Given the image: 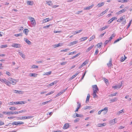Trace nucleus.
Segmentation results:
<instances>
[{"label":"nucleus","instance_id":"f257e3e1","mask_svg":"<svg viewBox=\"0 0 132 132\" xmlns=\"http://www.w3.org/2000/svg\"><path fill=\"white\" fill-rule=\"evenodd\" d=\"M29 19L31 22L33 26H35L36 25V22L34 19L31 17H29Z\"/></svg>","mask_w":132,"mask_h":132},{"label":"nucleus","instance_id":"f03ea898","mask_svg":"<svg viewBox=\"0 0 132 132\" xmlns=\"http://www.w3.org/2000/svg\"><path fill=\"white\" fill-rule=\"evenodd\" d=\"M108 111V108L107 107H105V108L101 110L98 111V114L100 115L101 114V112L104 111V113H106Z\"/></svg>","mask_w":132,"mask_h":132},{"label":"nucleus","instance_id":"7ed1b4c3","mask_svg":"<svg viewBox=\"0 0 132 132\" xmlns=\"http://www.w3.org/2000/svg\"><path fill=\"white\" fill-rule=\"evenodd\" d=\"M121 18L122 19L121 21H122L121 24L125 25L126 23L125 16V15H123V16L121 17Z\"/></svg>","mask_w":132,"mask_h":132},{"label":"nucleus","instance_id":"20e7f679","mask_svg":"<svg viewBox=\"0 0 132 132\" xmlns=\"http://www.w3.org/2000/svg\"><path fill=\"white\" fill-rule=\"evenodd\" d=\"M0 81L2 82H4L7 85L9 86V82L7 80L5 79H0Z\"/></svg>","mask_w":132,"mask_h":132},{"label":"nucleus","instance_id":"39448f33","mask_svg":"<svg viewBox=\"0 0 132 132\" xmlns=\"http://www.w3.org/2000/svg\"><path fill=\"white\" fill-rule=\"evenodd\" d=\"M122 86V83L121 82V84L119 85H117L115 86H113L112 87L114 89H119Z\"/></svg>","mask_w":132,"mask_h":132},{"label":"nucleus","instance_id":"423d86ee","mask_svg":"<svg viewBox=\"0 0 132 132\" xmlns=\"http://www.w3.org/2000/svg\"><path fill=\"white\" fill-rule=\"evenodd\" d=\"M16 80L11 79V80L9 82V84H12L13 85H15L16 82Z\"/></svg>","mask_w":132,"mask_h":132},{"label":"nucleus","instance_id":"0eeeda50","mask_svg":"<svg viewBox=\"0 0 132 132\" xmlns=\"http://www.w3.org/2000/svg\"><path fill=\"white\" fill-rule=\"evenodd\" d=\"M26 102L25 101L16 102V104H23L26 103Z\"/></svg>","mask_w":132,"mask_h":132},{"label":"nucleus","instance_id":"6e6552de","mask_svg":"<svg viewBox=\"0 0 132 132\" xmlns=\"http://www.w3.org/2000/svg\"><path fill=\"white\" fill-rule=\"evenodd\" d=\"M116 119L115 118L114 119H113L111 120L110 122V124L111 125H113L117 122H116Z\"/></svg>","mask_w":132,"mask_h":132},{"label":"nucleus","instance_id":"1a4fd4ad","mask_svg":"<svg viewBox=\"0 0 132 132\" xmlns=\"http://www.w3.org/2000/svg\"><path fill=\"white\" fill-rule=\"evenodd\" d=\"M12 46L15 48H19L20 47V45L18 44H14Z\"/></svg>","mask_w":132,"mask_h":132},{"label":"nucleus","instance_id":"9d476101","mask_svg":"<svg viewBox=\"0 0 132 132\" xmlns=\"http://www.w3.org/2000/svg\"><path fill=\"white\" fill-rule=\"evenodd\" d=\"M94 6V4H92L89 6H88L86 7H85L84 8V10H88L91 9V8H92Z\"/></svg>","mask_w":132,"mask_h":132},{"label":"nucleus","instance_id":"9b49d317","mask_svg":"<svg viewBox=\"0 0 132 132\" xmlns=\"http://www.w3.org/2000/svg\"><path fill=\"white\" fill-rule=\"evenodd\" d=\"M66 89H64L61 91L60 92H59L56 95V96H58L61 95L64 92H65Z\"/></svg>","mask_w":132,"mask_h":132},{"label":"nucleus","instance_id":"f8f14e48","mask_svg":"<svg viewBox=\"0 0 132 132\" xmlns=\"http://www.w3.org/2000/svg\"><path fill=\"white\" fill-rule=\"evenodd\" d=\"M93 92H97L98 90V88L96 85L93 86Z\"/></svg>","mask_w":132,"mask_h":132},{"label":"nucleus","instance_id":"ddd939ff","mask_svg":"<svg viewBox=\"0 0 132 132\" xmlns=\"http://www.w3.org/2000/svg\"><path fill=\"white\" fill-rule=\"evenodd\" d=\"M78 42L77 41H75L74 42H71L69 45H68L69 46H71L73 45L77 44Z\"/></svg>","mask_w":132,"mask_h":132},{"label":"nucleus","instance_id":"4468645a","mask_svg":"<svg viewBox=\"0 0 132 132\" xmlns=\"http://www.w3.org/2000/svg\"><path fill=\"white\" fill-rule=\"evenodd\" d=\"M3 113L5 114H14V113H13V112L12 111H10V112H3Z\"/></svg>","mask_w":132,"mask_h":132},{"label":"nucleus","instance_id":"2eb2a0df","mask_svg":"<svg viewBox=\"0 0 132 132\" xmlns=\"http://www.w3.org/2000/svg\"><path fill=\"white\" fill-rule=\"evenodd\" d=\"M88 63V62L87 61H85L79 67V69H80L83 66L85 65L86 64Z\"/></svg>","mask_w":132,"mask_h":132},{"label":"nucleus","instance_id":"dca6fc26","mask_svg":"<svg viewBox=\"0 0 132 132\" xmlns=\"http://www.w3.org/2000/svg\"><path fill=\"white\" fill-rule=\"evenodd\" d=\"M69 127V124L68 123H67L65 124L63 127V128L64 129H66L68 128Z\"/></svg>","mask_w":132,"mask_h":132},{"label":"nucleus","instance_id":"f3484780","mask_svg":"<svg viewBox=\"0 0 132 132\" xmlns=\"http://www.w3.org/2000/svg\"><path fill=\"white\" fill-rule=\"evenodd\" d=\"M80 72L78 71L75 75L72 76L71 78V80H72L74 78L78 75Z\"/></svg>","mask_w":132,"mask_h":132},{"label":"nucleus","instance_id":"a211bd4d","mask_svg":"<svg viewBox=\"0 0 132 132\" xmlns=\"http://www.w3.org/2000/svg\"><path fill=\"white\" fill-rule=\"evenodd\" d=\"M118 100V98L117 97H114L113 99H111L110 100V103L116 101Z\"/></svg>","mask_w":132,"mask_h":132},{"label":"nucleus","instance_id":"6ab92c4d","mask_svg":"<svg viewBox=\"0 0 132 132\" xmlns=\"http://www.w3.org/2000/svg\"><path fill=\"white\" fill-rule=\"evenodd\" d=\"M29 32V30L26 29H24L23 30V32L25 33V35H27L28 34V33Z\"/></svg>","mask_w":132,"mask_h":132},{"label":"nucleus","instance_id":"aec40b11","mask_svg":"<svg viewBox=\"0 0 132 132\" xmlns=\"http://www.w3.org/2000/svg\"><path fill=\"white\" fill-rule=\"evenodd\" d=\"M24 41L25 42L29 45H30L31 44V42L29 40L27 39L26 38H24Z\"/></svg>","mask_w":132,"mask_h":132},{"label":"nucleus","instance_id":"412c9836","mask_svg":"<svg viewBox=\"0 0 132 132\" xmlns=\"http://www.w3.org/2000/svg\"><path fill=\"white\" fill-rule=\"evenodd\" d=\"M112 65V59H111L109 61V63L107 64V65L109 67H110Z\"/></svg>","mask_w":132,"mask_h":132},{"label":"nucleus","instance_id":"4be33fe9","mask_svg":"<svg viewBox=\"0 0 132 132\" xmlns=\"http://www.w3.org/2000/svg\"><path fill=\"white\" fill-rule=\"evenodd\" d=\"M51 20L49 18H47L43 20V23H45Z\"/></svg>","mask_w":132,"mask_h":132},{"label":"nucleus","instance_id":"5701e85b","mask_svg":"<svg viewBox=\"0 0 132 132\" xmlns=\"http://www.w3.org/2000/svg\"><path fill=\"white\" fill-rule=\"evenodd\" d=\"M94 46V45H93L88 48L86 50V52H88L89 51H90L93 48Z\"/></svg>","mask_w":132,"mask_h":132},{"label":"nucleus","instance_id":"b1692460","mask_svg":"<svg viewBox=\"0 0 132 132\" xmlns=\"http://www.w3.org/2000/svg\"><path fill=\"white\" fill-rule=\"evenodd\" d=\"M37 74H36L35 73H30L29 74V76H30L31 77L32 76L34 77H36L37 76Z\"/></svg>","mask_w":132,"mask_h":132},{"label":"nucleus","instance_id":"393cba45","mask_svg":"<svg viewBox=\"0 0 132 132\" xmlns=\"http://www.w3.org/2000/svg\"><path fill=\"white\" fill-rule=\"evenodd\" d=\"M27 3L28 5H32L33 3V2L28 1H27Z\"/></svg>","mask_w":132,"mask_h":132},{"label":"nucleus","instance_id":"a878e982","mask_svg":"<svg viewBox=\"0 0 132 132\" xmlns=\"http://www.w3.org/2000/svg\"><path fill=\"white\" fill-rule=\"evenodd\" d=\"M19 54L24 59L25 58V55L23 53L19 52Z\"/></svg>","mask_w":132,"mask_h":132},{"label":"nucleus","instance_id":"bb28decb","mask_svg":"<svg viewBox=\"0 0 132 132\" xmlns=\"http://www.w3.org/2000/svg\"><path fill=\"white\" fill-rule=\"evenodd\" d=\"M106 125V124L103 123L102 124H98L97 125V126L98 127H102L105 126Z\"/></svg>","mask_w":132,"mask_h":132},{"label":"nucleus","instance_id":"cd10ccee","mask_svg":"<svg viewBox=\"0 0 132 132\" xmlns=\"http://www.w3.org/2000/svg\"><path fill=\"white\" fill-rule=\"evenodd\" d=\"M104 4V2H102L101 3H99L97 5V6L98 7H100L101 6H102Z\"/></svg>","mask_w":132,"mask_h":132},{"label":"nucleus","instance_id":"c85d7f7f","mask_svg":"<svg viewBox=\"0 0 132 132\" xmlns=\"http://www.w3.org/2000/svg\"><path fill=\"white\" fill-rule=\"evenodd\" d=\"M125 11V10L124 9L120 10L117 12V14H119L122 13L124 12Z\"/></svg>","mask_w":132,"mask_h":132},{"label":"nucleus","instance_id":"c756f323","mask_svg":"<svg viewBox=\"0 0 132 132\" xmlns=\"http://www.w3.org/2000/svg\"><path fill=\"white\" fill-rule=\"evenodd\" d=\"M13 92L14 93L16 94H20L22 92L20 90H13Z\"/></svg>","mask_w":132,"mask_h":132},{"label":"nucleus","instance_id":"7c9ffc66","mask_svg":"<svg viewBox=\"0 0 132 132\" xmlns=\"http://www.w3.org/2000/svg\"><path fill=\"white\" fill-rule=\"evenodd\" d=\"M51 72L50 71L44 73L43 75H50L51 74Z\"/></svg>","mask_w":132,"mask_h":132},{"label":"nucleus","instance_id":"2f4dec72","mask_svg":"<svg viewBox=\"0 0 132 132\" xmlns=\"http://www.w3.org/2000/svg\"><path fill=\"white\" fill-rule=\"evenodd\" d=\"M9 109L10 110L14 111L16 110V108L14 107H12L10 108Z\"/></svg>","mask_w":132,"mask_h":132},{"label":"nucleus","instance_id":"473e14b6","mask_svg":"<svg viewBox=\"0 0 132 132\" xmlns=\"http://www.w3.org/2000/svg\"><path fill=\"white\" fill-rule=\"evenodd\" d=\"M87 37H84L81 38L80 39V40H81V41L82 42L85 40H86L88 38Z\"/></svg>","mask_w":132,"mask_h":132},{"label":"nucleus","instance_id":"72a5a7b5","mask_svg":"<svg viewBox=\"0 0 132 132\" xmlns=\"http://www.w3.org/2000/svg\"><path fill=\"white\" fill-rule=\"evenodd\" d=\"M124 113V112L123 111V109H122V110H121L120 111H119L117 113V115H119L120 114H121V113Z\"/></svg>","mask_w":132,"mask_h":132},{"label":"nucleus","instance_id":"f704fd0d","mask_svg":"<svg viewBox=\"0 0 132 132\" xmlns=\"http://www.w3.org/2000/svg\"><path fill=\"white\" fill-rule=\"evenodd\" d=\"M47 4L50 6H51L52 5V2L51 1H47Z\"/></svg>","mask_w":132,"mask_h":132},{"label":"nucleus","instance_id":"c9c22d12","mask_svg":"<svg viewBox=\"0 0 132 132\" xmlns=\"http://www.w3.org/2000/svg\"><path fill=\"white\" fill-rule=\"evenodd\" d=\"M96 92H95V91L93 92V96L94 98H95L97 97V95L96 94Z\"/></svg>","mask_w":132,"mask_h":132},{"label":"nucleus","instance_id":"e433bc0d","mask_svg":"<svg viewBox=\"0 0 132 132\" xmlns=\"http://www.w3.org/2000/svg\"><path fill=\"white\" fill-rule=\"evenodd\" d=\"M80 54V53H78L77 54H76V55L74 56H73L71 58V59H73L74 58H75L76 57L78 56Z\"/></svg>","mask_w":132,"mask_h":132},{"label":"nucleus","instance_id":"4c0bfd02","mask_svg":"<svg viewBox=\"0 0 132 132\" xmlns=\"http://www.w3.org/2000/svg\"><path fill=\"white\" fill-rule=\"evenodd\" d=\"M91 107L90 106H87L86 107H84L83 108V109L85 110H86L88 109H90Z\"/></svg>","mask_w":132,"mask_h":132},{"label":"nucleus","instance_id":"58836bf2","mask_svg":"<svg viewBox=\"0 0 132 132\" xmlns=\"http://www.w3.org/2000/svg\"><path fill=\"white\" fill-rule=\"evenodd\" d=\"M31 68H35V69H38V66L37 65H32L31 66Z\"/></svg>","mask_w":132,"mask_h":132},{"label":"nucleus","instance_id":"ea45409f","mask_svg":"<svg viewBox=\"0 0 132 132\" xmlns=\"http://www.w3.org/2000/svg\"><path fill=\"white\" fill-rule=\"evenodd\" d=\"M95 38V35H93L91 37L89 38V41H92L93 39H94Z\"/></svg>","mask_w":132,"mask_h":132},{"label":"nucleus","instance_id":"a19ab883","mask_svg":"<svg viewBox=\"0 0 132 132\" xmlns=\"http://www.w3.org/2000/svg\"><path fill=\"white\" fill-rule=\"evenodd\" d=\"M117 94V92H116L114 93H113L111 95H109V96L110 97H112L113 96H116V94Z\"/></svg>","mask_w":132,"mask_h":132},{"label":"nucleus","instance_id":"79ce46f5","mask_svg":"<svg viewBox=\"0 0 132 132\" xmlns=\"http://www.w3.org/2000/svg\"><path fill=\"white\" fill-rule=\"evenodd\" d=\"M50 102V101H48L46 102H43V103H42L41 104H41V105H45V104H46Z\"/></svg>","mask_w":132,"mask_h":132},{"label":"nucleus","instance_id":"37998d69","mask_svg":"<svg viewBox=\"0 0 132 132\" xmlns=\"http://www.w3.org/2000/svg\"><path fill=\"white\" fill-rule=\"evenodd\" d=\"M9 104L10 105H13L16 104V102H10L9 103Z\"/></svg>","mask_w":132,"mask_h":132},{"label":"nucleus","instance_id":"c03bdc74","mask_svg":"<svg viewBox=\"0 0 132 132\" xmlns=\"http://www.w3.org/2000/svg\"><path fill=\"white\" fill-rule=\"evenodd\" d=\"M108 27V26H105V27H103L101 29V31H102L103 30L107 28Z\"/></svg>","mask_w":132,"mask_h":132},{"label":"nucleus","instance_id":"a18cd8bd","mask_svg":"<svg viewBox=\"0 0 132 132\" xmlns=\"http://www.w3.org/2000/svg\"><path fill=\"white\" fill-rule=\"evenodd\" d=\"M57 82L56 81H54V82H52L49 85L50 86H51L53 85L54 84H55Z\"/></svg>","mask_w":132,"mask_h":132},{"label":"nucleus","instance_id":"49530a36","mask_svg":"<svg viewBox=\"0 0 132 132\" xmlns=\"http://www.w3.org/2000/svg\"><path fill=\"white\" fill-rule=\"evenodd\" d=\"M26 116H25V117H20L19 118V119H20V120L25 119H26Z\"/></svg>","mask_w":132,"mask_h":132},{"label":"nucleus","instance_id":"de8ad7c7","mask_svg":"<svg viewBox=\"0 0 132 132\" xmlns=\"http://www.w3.org/2000/svg\"><path fill=\"white\" fill-rule=\"evenodd\" d=\"M7 47V45H2L1 46V48H5Z\"/></svg>","mask_w":132,"mask_h":132},{"label":"nucleus","instance_id":"09e8293b","mask_svg":"<svg viewBox=\"0 0 132 132\" xmlns=\"http://www.w3.org/2000/svg\"><path fill=\"white\" fill-rule=\"evenodd\" d=\"M89 94H88L86 98V102H87V101H89Z\"/></svg>","mask_w":132,"mask_h":132},{"label":"nucleus","instance_id":"8fccbe9b","mask_svg":"<svg viewBox=\"0 0 132 132\" xmlns=\"http://www.w3.org/2000/svg\"><path fill=\"white\" fill-rule=\"evenodd\" d=\"M22 34L20 33L18 34H15L14 35V36L17 37H18L20 36H22Z\"/></svg>","mask_w":132,"mask_h":132},{"label":"nucleus","instance_id":"3c124183","mask_svg":"<svg viewBox=\"0 0 132 132\" xmlns=\"http://www.w3.org/2000/svg\"><path fill=\"white\" fill-rule=\"evenodd\" d=\"M12 125H18V122L14 121L12 123Z\"/></svg>","mask_w":132,"mask_h":132},{"label":"nucleus","instance_id":"603ef678","mask_svg":"<svg viewBox=\"0 0 132 132\" xmlns=\"http://www.w3.org/2000/svg\"><path fill=\"white\" fill-rule=\"evenodd\" d=\"M125 60V59L124 58L123 56L121 57L120 59V61L121 62H123Z\"/></svg>","mask_w":132,"mask_h":132},{"label":"nucleus","instance_id":"864d4df0","mask_svg":"<svg viewBox=\"0 0 132 132\" xmlns=\"http://www.w3.org/2000/svg\"><path fill=\"white\" fill-rule=\"evenodd\" d=\"M26 119H30L33 117V116H26Z\"/></svg>","mask_w":132,"mask_h":132},{"label":"nucleus","instance_id":"5fc2aeb1","mask_svg":"<svg viewBox=\"0 0 132 132\" xmlns=\"http://www.w3.org/2000/svg\"><path fill=\"white\" fill-rule=\"evenodd\" d=\"M78 104L77 105V108H78L79 109L81 106V103H79V102H77Z\"/></svg>","mask_w":132,"mask_h":132},{"label":"nucleus","instance_id":"6e6d98bb","mask_svg":"<svg viewBox=\"0 0 132 132\" xmlns=\"http://www.w3.org/2000/svg\"><path fill=\"white\" fill-rule=\"evenodd\" d=\"M69 49H66L64 50H62L61 51V52H66L68 50H69Z\"/></svg>","mask_w":132,"mask_h":132},{"label":"nucleus","instance_id":"4d7b16f0","mask_svg":"<svg viewBox=\"0 0 132 132\" xmlns=\"http://www.w3.org/2000/svg\"><path fill=\"white\" fill-rule=\"evenodd\" d=\"M102 43H98V44L97 45V47H101V45H102Z\"/></svg>","mask_w":132,"mask_h":132},{"label":"nucleus","instance_id":"13d9d810","mask_svg":"<svg viewBox=\"0 0 132 132\" xmlns=\"http://www.w3.org/2000/svg\"><path fill=\"white\" fill-rule=\"evenodd\" d=\"M104 80L106 83V84H107V83H108V80L105 78H104Z\"/></svg>","mask_w":132,"mask_h":132},{"label":"nucleus","instance_id":"bf43d9fd","mask_svg":"<svg viewBox=\"0 0 132 132\" xmlns=\"http://www.w3.org/2000/svg\"><path fill=\"white\" fill-rule=\"evenodd\" d=\"M76 53V51H74L72 52H70L68 53V55H71L72 54H73L75 53Z\"/></svg>","mask_w":132,"mask_h":132},{"label":"nucleus","instance_id":"052dcab7","mask_svg":"<svg viewBox=\"0 0 132 132\" xmlns=\"http://www.w3.org/2000/svg\"><path fill=\"white\" fill-rule=\"evenodd\" d=\"M26 110H21L20 111H19V113H22V112H26Z\"/></svg>","mask_w":132,"mask_h":132},{"label":"nucleus","instance_id":"680f3d73","mask_svg":"<svg viewBox=\"0 0 132 132\" xmlns=\"http://www.w3.org/2000/svg\"><path fill=\"white\" fill-rule=\"evenodd\" d=\"M76 116L77 117H81V115L78 113H76Z\"/></svg>","mask_w":132,"mask_h":132},{"label":"nucleus","instance_id":"e2e57ef3","mask_svg":"<svg viewBox=\"0 0 132 132\" xmlns=\"http://www.w3.org/2000/svg\"><path fill=\"white\" fill-rule=\"evenodd\" d=\"M131 22V20L128 23V25L127 28V29H128L129 27L130 26V25Z\"/></svg>","mask_w":132,"mask_h":132},{"label":"nucleus","instance_id":"0e129e2a","mask_svg":"<svg viewBox=\"0 0 132 132\" xmlns=\"http://www.w3.org/2000/svg\"><path fill=\"white\" fill-rule=\"evenodd\" d=\"M109 42L108 40H106L104 43V45L105 46Z\"/></svg>","mask_w":132,"mask_h":132},{"label":"nucleus","instance_id":"69168bd1","mask_svg":"<svg viewBox=\"0 0 132 132\" xmlns=\"http://www.w3.org/2000/svg\"><path fill=\"white\" fill-rule=\"evenodd\" d=\"M22 121H18V125L19 124H23L24 123Z\"/></svg>","mask_w":132,"mask_h":132},{"label":"nucleus","instance_id":"338daca9","mask_svg":"<svg viewBox=\"0 0 132 132\" xmlns=\"http://www.w3.org/2000/svg\"><path fill=\"white\" fill-rule=\"evenodd\" d=\"M61 31H54V32L55 33H59L61 32Z\"/></svg>","mask_w":132,"mask_h":132},{"label":"nucleus","instance_id":"774afa93","mask_svg":"<svg viewBox=\"0 0 132 132\" xmlns=\"http://www.w3.org/2000/svg\"><path fill=\"white\" fill-rule=\"evenodd\" d=\"M79 120V118H77L74 120V122L75 123L76 122L78 121Z\"/></svg>","mask_w":132,"mask_h":132}]
</instances>
